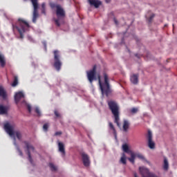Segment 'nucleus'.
Wrapping results in <instances>:
<instances>
[{
    "label": "nucleus",
    "mask_w": 177,
    "mask_h": 177,
    "mask_svg": "<svg viewBox=\"0 0 177 177\" xmlns=\"http://www.w3.org/2000/svg\"><path fill=\"white\" fill-rule=\"evenodd\" d=\"M30 24L21 18L18 19L15 25L12 24L13 30H17L18 31L21 39L24 38V33L30 31Z\"/></svg>",
    "instance_id": "obj_1"
},
{
    "label": "nucleus",
    "mask_w": 177,
    "mask_h": 177,
    "mask_svg": "<svg viewBox=\"0 0 177 177\" xmlns=\"http://www.w3.org/2000/svg\"><path fill=\"white\" fill-rule=\"evenodd\" d=\"M108 106L114 117V123L116 124L118 127H120V106H118L117 102L109 100L108 101Z\"/></svg>",
    "instance_id": "obj_2"
},
{
    "label": "nucleus",
    "mask_w": 177,
    "mask_h": 177,
    "mask_svg": "<svg viewBox=\"0 0 177 177\" xmlns=\"http://www.w3.org/2000/svg\"><path fill=\"white\" fill-rule=\"evenodd\" d=\"M104 83H102L100 80V76L98 77L99 85L102 95H105L108 97L111 93V89L110 88V84L109 83V75L104 74Z\"/></svg>",
    "instance_id": "obj_3"
},
{
    "label": "nucleus",
    "mask_w": 177,
    "mask_h": 177,
    "mask_svg": "<svg viewBox=\"0 0 177 177\" xmlns=\"http://www.w3.org/2000/svg\"><path fill=\"white\" fill-rule=\"evenodd\" d=\"M4 129L10 136H15V135L18 140H21L23 138V134H21V132L20 131H13V126L10 125L9 123H6L4 124Z\"/></svg>",
    "instance_id": "obj_4"
},
{
    "label": "nucleus",
    "mask_w": 177,
    "mask_h": 177,
    "mask_svg": "<svg viewBox=\"0 0 177 177\" xmlns=\"http://www.w3.org/2000/svg\"><path fill=\"white\" fill-rule=\"evenodd\" d=\"M23 143L25 145V149L27 150L28 161L30 162V164H33L34 160L31 156V151H35V147H34V146L31 145V142L28 140H24Z\"/></svg>",
    "instance_id": "obj_5"
},
{
    "label": "nucleus",
    "mask_w": 177,
    "mask_h": 177,
    "mask_svg": "<svg viewBox=\"0 0 177 177\" xmlns=\"http://www.w3.org/2000/svg\"><path fill=\"white\" fill-rule=\"evenodd\" d=\"M54 53V67L57 71H59L62 69V63L60 60V52L59 50H55L53 51Z\"/></svg>",
    "instance_id": "obj_6"
},
{
    "label": "nucleus",
    "mask_w": 177,
    "mask_h": 177,
    "mask_svg": "<svg viewBox=\"0 0 177 177\" xmlns=\"http://www.w3.org/2000/svg\"><path fill=\"white\" fill-rule=\"evenodd\" d=\"M139 171L141 176L142 177H158V176L153 172L150 171V169L145 167H139Z\"/></svg>",
    "instance_id": "obj_7"
},
{
    "label": "nucleus",
    "mask_w": 177,
    "mask_h": 177,
    "mask_svg": "<svg viewBox=\"0 0 177 177\" xmlns=\"http://www.w3.org/2000/svg\"><path fill=\"white\" fill-rule=\"evenodd\" d=\"M56 14L57 19H55V23L57 27H60V17H64L65 13L63 8H60V6H57Z\"/></svg>",
    "instance_id": "obj_8"
},
{
    "label": "nucleus",
    "mask_w": 177,
    "mask_h": 177,
    "mask_svg": "<svg viewBox=\"0 0 177 177\" xmlns=\"http://www.w3.org/2000/svg\"><path fill=\"white\" fill-rule=\"evenodd\" d=\"M96 65H94L92 70L87 71V78L90 84L96 80Z\"/></svg>",
    "instance_id": "obj_9"
},
{
    "label": "nucleus",
    "mask_w": 177,
    "mask_h": 177,
    "mask_svg": "<svg viewBox=\"0 0 177 177\" xmlns=\"http://www.w3.org/2000/svg\"><path fill=\"white\" fill-rule=\"evenodd\" d=\"M32 3L34 10H33V17L32 22L35 23L38 17V0H30Z\"/></svg>",
    "instance_id": "obj_10"
},
{
    "label": "nucleus",
    "mask_w": 177,
    "mask_h": 177,
    "mask_svg": "<svg viewBox=\"0 0 177 177\" xmlns=\"http://www.w3.org/2000/svg\"><path fill=\"white\" fill-rule=\"evenodd\" d=\"M147 140H148V146L149 149H154V147H156V144L153 141V134L150 131H148Z\"/></svg>",
    "instance_id": "obj_11"
},
{
    "label": "nucleus",
    "mask_w": 177,
    "mask_h": 177,
    "mask_svg": "<svg viewBox=\"0 0 177 177\" xmlns=\"http://www.w3.org/2000/svg\"><path fill=\"white\" fill-rule=\"evenodd\" d=\"M82 160L84 167H89V165H91V160H89V156H88V154L82 153Z\"/></svg>",
    "instance_id": "obj_12"
},
{
    "label": "nucleus",
    "mask_w": 177,
    "mask_h": 177,
    "mask_svg": "<svg viewBox=\"0 0 177 177\" xmlns=\"http://www.w3.org/2000/svg\"><path fill=\"white\" fill-rule=\"evenodd\" d=\"M88 1L91 6H94V8H95L96 9H97V8H99V6L102 5V1L99 0H88Z\"/></svg>",
    "instance_id": "obj_13"
},
{
    "label": "nucleus",
    "mask_w": 177,
    "mask_h": 177,
    "mask_svg": "<svg viewBox=\"0 0 177 177\" xmlns=\"http://www.w3.org/2000/svg\"><path fill=\"white\" fill-rule=\"evenodd\" d=\"M23 98H24V94L23 93V92L19 91L15 95V103H19V102H20V100Z\"/></svg>",
    "instance_id": "obj_14"
},
{
    "label": "nucleus",
    "mask_w": 177,
    "mask_h": 177,
    "mask_svg": "<svg viewBox=\"0 0 177 177\" xmlns=\"http://www.w3.org/2000/svg\"><path fill=\"white\" fill-rule=\"evenodd\" d=\"M59 151L62 153V157L66 156V149H64V144L63 142H58Z\"/></svg>",
    "instance_id": "obj_15"
},
{
    "label": "nucleus",
    "mask_w": 177,
    "mask_h": 177,
    "mask_svg": "<svg viewBox=\"0 0 177 177\" xmlns=\"http://www.w3.org/2000/svg\"><path fill=\"white\" fill-rule=\"evenodd\" d=\"M8 110H9V108L8 106H5L0 104V115H1L8 114Z\"/></svg>",
    "instance_id": "obj_16"
},
{
    "label": "nucleus",
    "mask_w": 177,
    "mask_h": 177,
    "mask_svg": "<svg viewBox=\"0 0 177 177\" xmlns=\"http://www.w3.org/2000/svg\"><path fill=\"white\" fill-rule=\"evenodd\" d=\"M130 81L134 85H136L138 82H139V75H133L131 76Z\"/></svg>",
    "instance_id": "obj_17"
},
{
    "label": "nucleus",
    "mask_w": 177,
    "mask_h": 177,
    "mask_svg": "<svg viewBox=\"0 0 177 177\" xmlns=\"http://www.w3.org/2000/svg\"><path fill=\"white\" fill-rule=\"evenodd\" d=\"M109 129L111 131H113V136L115 137V139L117 140V130H115V127H114V124L111 122H109Z\"/></svg>",
    "instance_id": "obj_18"
},
{
    "label": "nucleus",
    "mask_w": 177,
    "mask_h": 177,
    "mask_svg": "<svg viewBox=\"0 0 177 177\" xmlns=\"http://www.w3.org/2000/svg\"><path fill=\"white\" fill-rule=\"evenodd\" d=\"M6 91L2 86H0V97L3 99H6L7 97Z\"/></svg>",
    "instance_id": "obj_19"
},
{
    "label": "nucleus",
    "mask_w": 177,
    "mask_h": 177,
    "mask_svg": "<svg viewBox=\"0 0 177 177\" xmlns=\"http://www.w3.org/2000/svg\"><path fill=\"white\" fill-rule=\"evenodd\" d=\"M14 145L15 146L19 156H21V157H23V151H21V149H20V147L17 145V142H16V137H14Z\"/></svg>",
    "instance_id": "obj_20"
},
{
    "label": "nucleus",
    "mask_w": 177,
    "mask_h": 177,
    "mask_svg": "<svg viewBox=\"0 0 177 177\" xmlns=\"http://www.w3.org/2000/svg\"><path fill=\"white\" fill-rule=\"evenodd\" d=\"M163 169L165 171H168V169H169V163L168 162V159H167V158H164Z\"/></svg>",
    "instance_id": "obj_21"
},
{
    "label": "nucleus",
    "mask_w": 177,
    "mask_h": 177,
    "mask_svg": "<svg viewBox=\"0 0 177 177\" xmlns=\"http://www.w3.org/2000/svg\"><path fill=\"white\" fill-rule=\"evenodd\" d=\"M122 150L124 153H127V154H131V153H133L131 149H129V147L127 144L122 145Z\"/></svg>",
    "instance_id": "obj_22"
},
{
    "label": "nucleus",
    "mask_w": 177,
    "mask_h": 177,
    "mask_svg": "<svg viewBox=\"0 0 177 177\" xmlns=\"http://www.w3.org/2000/svg\"><path fill=\"white\" fill-rule=\"evenodd\" d=\"M128 129H129V122H128V120H124L123 131L124 132H128Z\"/></svg>",
    "instance_id": "obj_23"
},
{
    "label": "nucleus",
    "mask_w": 177,
    "mask_h": 177,
    "mask_svg": "<svg viewBox=\"0 0 177 177\" xmlns=\"http://www.w3.org/2000/svg\"><path fill=\"white\" fill-rule=\"evenodd\" d=\"M130 155L131 158H128L129 161H130V162H131L132 164H135V158H136V155L133 152H131Z\"/></svg>",
    "instance_id": "obj_24"
},
{
    "label": "nucleus",
    "mask_w": 177,
    "mask_h": 177,
    "mask_svg": "<svg viewBox=\"0 0 177 177\" xmlns=\"http://www.w3.org/2000/svg\"><path fill=\"white\" fill-rule=\"evenodd\" d=\"M0 64L1 67H5L6 65V61L5 60V57L0 54Z\"/></svg>",
    "instance_id": "obj_25"
},
{
    "label": "nucleus",
    "mask_w": 177,
    "mask_h": 177,
    "mask_svg": "<svg viewBox=\"0 0 177 177\" xmlns=\"http://www.w3.org/2000/svg\"><path fill=\"white\" fill-rule=\"evenodd\" d=\"M18 84H19V77H17V76H14V81L12 84V86H17Z\"/></svg>",
    "instance_id": "obj_26"
},
{
    "label": "nucleus",
    "mask_w": 177,
    "mask_h": 177,
    "mask_svg": "<svg viewBox=\"0 0 177 177\" xmlns=\"http://www.w3.org/2000/svg\"><path fill=\"white\" fill-rule=\"evenodd\" d=\"M49 129V123H45L43 125V130L44 132H48V129Z\"/></svg>",
    "instance_id": "obj_27"
},
{
    "label": "nucleus",
    "mask_w": 177,
    "mask_h": 177,
    "mask_svg": "<svg viewBox=\"0 0 177 177\" xmlns=\"http://www.w3.org/2000/svg\"><path fill=\"white\" fill-rule=\"evenodd\" d=\"M124 156L125 155H123V156L120 158V162H122V164H124L125 165V164H127V158H125Z\"/></svg>",
    "instance_id": "obj_28"
},
{
    "label": "nucleus",
    "mask_w": 177,
    "mask_h": 177,
    "mask_svg": "<svg viewBox=\"0 0 177 177\" xmlns=\"http://www.w3.org/2000/svg\"><path fill=\"white\" fill-rule=\"evenodd\" d=\"M49 167H50L51 171H56L57 169L56 168V166H55V165H53V163H50Z\"/></svg>",
    "instance_id": "obj_29"
},
{
    "label": "nucleus",
    "mask_w": 177,
    "mask_h": 177,
    "mask_svg": "<svg viewBox=\"0 0 177 177\" xmlns=\"http://www.w3.org/2000/svg\"><path fill=\"white\" fill-rule=\"evenodd\" d=\"M156 15L154 14H153L152 15H151L149 18H148V23L151 24V22L153 21V19H154V17Z\"/></svg>",
    "instance_id": "obj_30"
},
{
    "label": "nucleus",
    "mask_w": 177,
    "mask_h": 177,
    "mask_svg": "<svg viewBox=\"0 0 177 177\" xmlns=\"http://www.w3.org/2000/svg\"><path fill=\"white\" fill-rule=\"evenodd\" d=\"M50 6L51 9H55V8H56L57 9V6H59V5H56L55 3H50Z\"/></svg>",
    "instance_id": "obj_31"
},
{
    "label": "nucleus",
    "mask_w": 177,
    "mask_h": 177,
    "mask_svg": "<svg viewBox=\"0 0 177 177\" xmlns=\"http://www.w3.org/2000/svg\"><path fill=\"white\" fill-rule=\"evenodd\" d=\"M35 111V113H37V115L39 117L41 116V111H39V108L36 107Z\"/></svg>",
    "instance_id": "obj_32"
},
{
    "label": "nucleus",
    "mask_w": 177,
    "mask_h": 177,
    "mask_svg": "<svg viewBox=\"0 0 177 177\" xmlns=\"http://www.w3.org/2000/svg\"><path fill=\"white\" fill-rule=\"evenodd\" d=\"M131 112L133 114H136V113H138V109H136V108H132L131 110Z\"/></svg>",
    "instance_id": "obj_33"
},
{
    "label": "nucleus",
    "mask_w": 177,
    "mask_h": 177,
    "mask_svg": "<svg viewBox=\"0 0 177 177\" xmlns=\"http://www.w3.org/2000/svg\"><path fill=\"white\" fill-rule=\"evenodd\" d=\"M55 115L57 118H60V113H59V111H54Z\"/></svg>",
    "instance_id": "obj_34"
},
{
    "label": "nucleus",
    "mask_w": 177,
    "mask_h": 177,
    "mask_svg": "<svg viewBox=\"0 0 177 177\" xmlns=\"http://www.w3.org/2000/svg\"><path fill=\"white\" fill-rule=\"evenodd\" d=\"M137 157L138 158H140L141 160H145V156H143V155H142V154L137 155Z\"/></svg>",
    "instance_id": "obj_35"
},
{
    "label": "nucleus",
    "mask_w": 177,
    "mask_h": 177,
    "mask_svg": "<svg viewBox=\"0 0 177 177\" xmlns=\"http://www.w3.org/2000/svg\"><path fill=\"white\" fill-rule=\"evenodd\" d=\"M27 109L29 113H31V106L30 104H27Z\"/></svg>",
    "instance_id": "obj_36"
},
{
    "label": "nucleus",
    "mask_w": 177,
    "mask_h": 177,
    "mask_svg": "<svg viewBox=\"0 0 177 177\" xmlns=\"http://www.w3.org/2000/svg\"><path fill=\"white\" fill-rule=\"evenodd\" d=\"M62 131H57V132H55V136H60V135H62Z\"/></svg>",
    "instance_id": "obj_37"
},
{
    "label": "nucleus",
    "mask_w": 177,
    "mask_h": 177,
    "mask_svg": "<svg viewBox=\"0 0 177 177\" xmlns=\"http://www.w3.org/2000/svg\"><path fill=\"white\" fill-rule=\"evenodd\" d=\"M41 13L43 15H46V8H41Z\"/></svg>",
    "instance_id": "obj_38"
},
{
    "label": "nucleus",
    "mask_w": 177,
    "mask_h": 177,
    "mask_svg": "<svg viewBox=\"0 0 177 177\" xmlns=\"http://www.w3.org/2000/svg\"><path fill=\"white\" fill-rule=\"evenodd\" d=\"M46 4H45V3H42L41 4V9H46Z\"/></svg>",
    "instance_id": "obj_39"
},
{
    "label": "nucleus",
    "mask_w": 177,
    "mask_h": 177,
    "mask_svg": "<svg viewBox=\"0 0 177 177\" xmlns=\"http://www.w3.org/2000/svg\"><path fill=\"white\" fill-rule=\"evenodd\" d=\"M114 22L115 23V24H118V21H117V19H114Z\"/></svg>",
    "instance_id": "obj_40"
},
{
    "label": "nucleus",
    "mask_w": 177,
    "mask_h": 177,
    "mask_svg": "<svg viewBox=\"0 0 177 177\" xmlns=\"http://www.w3.org/2000/svg\"><path fill=\"white\" fill-rule=\"evenodd\" d=\"M134 177H138V174H136V173L134 174Z\"/></svg>",
    "instance_id": "obj_41"
},
{
    "label": "nucleus",
    "mask_w": 177,
    "mask_h": 177,
    "mask_svg": "<svg viewBox=\"0 0 177 177\" xmlns=\"http://www.w3.org/2000/svg\"><path fill=\"white\" fill-rule=\"evenodd\" d=\"M136 57H139V56L138 55V54H136Z\"/></svg>",
    "instance_id": "obj_42"
},
{
    "label": "nucleus",
    "mask_w": 177,
    "mask_h": 177,
    "mask_svg": "<svg viewBox=\"0 0 177 177\" xmlns=\"http://www.w3.org/2000/svg\"><path fill=\"white\" fill-rule=\"evenodd\" d=\"M106 2H110V0H106Z\"/></svg>",
    "instance_id": "obj_43"
},
{
    "label": "nucleus",
    "mask_w": 177,
    "mask_h": 177,
    "mask_svg": "<svg viewBox=\"0 0 177 177\" xmlns=\"http://www.w3.org/2000/svg\"><path fill=\"white\" fill-rule=\"evenodd\" d=\"M167 24H165V27H167Z\"/></svg>",
    "instance_id": "obj_44"
}]
</instances>
